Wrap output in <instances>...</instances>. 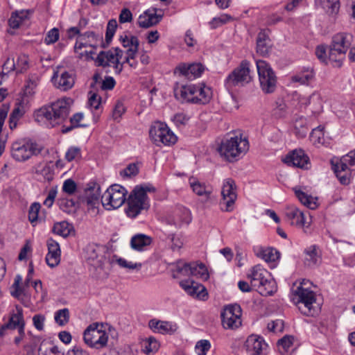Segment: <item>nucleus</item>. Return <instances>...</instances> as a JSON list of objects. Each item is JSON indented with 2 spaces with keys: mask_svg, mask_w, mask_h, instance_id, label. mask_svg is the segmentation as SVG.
<instances>
[{
  "mask_svg": "<svg viewBox=\"0 0 355 355\" xmlns=\"http://www.w3.org/2000/svg\"><path fill=\"white\" fill-rule=\"evenodd\" d=\"M71 103L72 100L70 98H66L43 106L35 112V120L51 127L60 125L67 119L71 111Z\"/></svg>",
  "mask_w": 355,
  "mask_h": 355,
  "instance_id": "obj_1",
  "label": "nucleus"
},
{
  "mask_svg": "<svg viewBox=\"0 0 355 355\" xmlns=\"http://www.w3.org/2000/svg\"><path fill=\"white\" fill-rule=\"evenodd\" d=\"M248 149V139L239 135L223 140L218 150L226 160L233 162L244 155Z\"/></svg>",
  "mask_w": 355,
  "mask_h": 355,
  "instance_id": "obj_2",
  "label": "nucleus"
},
{
  "mask_svg": "<svg viewBox=\"0 0 355 355\" xmlns=\"http://www.w3.org/2000/svg\"><path fill=\"white\" fill-rule=\"evenodd\" d=\"M248 278L250 279L251 286L257 288L261 295H272L276 291L274 279L270 272L261 265H257L252 268Z\"/></svg>",
  "mask_w": 355,
  "mask_h": 355,
  "instance_id": "obj_3",
  "label": "nucleus"
},
{
  "mask_svg": "<svg viewBox=\"0 0 355 355\" xmlns=\"http://www.w3.org/2000/svg\"><path fill=\"white\" fill-rule=\"evenodd\" d=\"M102 323L94 322L89 324L83 333L85 343L92 348L102 349L107 344V334L102 329Z\"/></svg>",
  "mask_w": 355,
  "mask_h": 355,
  "instance_id": "obj_4",
  "label": "nucleus"
},
{
  "mask_svg": "<svg viewBox=\"0 0 355 355\" xmlns=\"http://www.w3.org/2000/svg\"><path fill=\"white\" fill-rule=\"evenodd\" d=\"M43 147L36 143L26 140H19L12 143L11 156L17 162H25L32 156L42 153Z\"/></svg>",
  "mask_w": 355,
  "mask_h": 355,
  "instance_id": "obj_5",
  "label": "nucleus"
},
{
  "mask_svg": "<svg viewBox=\"0 0 355 355\" xmlns=\"http://www.w3.org/2000/svg\"><path fill=\"white\" fill-rule=\"evenodd\" d=\"M256 65L262 91L266 94L274 92L277 83L275 73L270 64L264 60H257Z\"/></svg>",
  "mask_w": 355,
  "mask_h": 355,
  "instance_id": "obj_6",
  "label": "nucleus"
},
{
  "mask_svg": "<svg viewBox=\"0 0 355 355\" xmlns=\"http://www.w3.org/2000/svg\"><path fill=\"white\" fill-rule=\"evenodd\" d=\"M252 80L250 62L243 60L226 78L225 85L228 90L236 86H243Z\"/></svg>",
  "mask_w": 355,
  "mask_h": 355,
  "instance_id": "obj_7",
  "label": "nucleus"
},
{
  "mask_svg": "<svg viewBox=\"0 0 355 355\" xmlns=\"http://www.w3.org/2000/svg\"><path fill=\"white\" fill-rule=\"evenodd\" d=\"M126 193L123 187L113 184L101 196L102 205L107 210L117 209L125 202Z\"/></svg>",
  "mask_w": 355,
  "mask_h": 355,
  "instance_id": "obj_8",
  "label": "nucleus"
},
{
  "mask_svg": "<svg viewBox=\"0 0 355 355\" xmlns=\"http://www.w3.org/2000/svg\"><path fill=\"white\" fill-rule=\"evenodd\" d=\"M149 136L157 146L163 144L171 146L177 141V137L168 128L166 123L157 121L153 123L149 130Z\"/></svg>",
  "mask_w": 355,
  "mask_h": 355,
  "instance_id": "obj_9",
  "label": "nucleus"
},
{
  "mask_svg": "<svg viewBox=\"0 0 355 355\" xmlns=\"http://www.w3.org/2000/svg\"><path fill=\"white\" fill-rule=\"evenodd\" d=\"M128 207L125 213L128 217H137L142 210H147L149 207V201L147 194L142 189H134L127 200Z\"/></svg>",
  "mask_w": 355,
  "mask_h": 355,
  "instance_id": "obj_10",
  "label": "nucleus"
},
{
  "mask_svg": "<svg viewBox=\"0 0 355 355\" xmlns=\"http://www.w3.org/2000/svg\"><path fill=\"white\" fill-rule=\"evenodd\" d=\"M354 37L351 33H339L332 38L329 49V58L336 60V55H345L347 50L352 46Z\"/></svg>",
  "mask_w": 355,
  "mask_h": 355,
  "instance_id": "obj_11",
  "label": "nucleus"
},
{
  "mask_svg": "<svg viewBox=\"0 0 355 355\" xmlns=\"http://www.w3.org/2000/svg\"><path fill=\"white\" fill-rule=\"evenodd\" d=\"M241 308L239 304L226 306L221 312L222 324L225 329H235L241 325Z\"/></svg>",
  "mask_w": 355,
  "mask_h": 355,
  "instance_id": "obj_12",
  "label": "nucleus"
},
{
  "mask_svg": "<svg viewBox=\"0 0 355 355\" xmlns=\"http://www.w3.org/2000/svg\"><path fill=\"white\" fill-rule=\"evenodd\" d=\"M235 190L234 181L227 179L223 183L221 191L222 199L220 202L221 210L230 212L234 209V205L237 198Z\"/></svg>",
  "mask_w": 355,
  "mask_h": 355,
  "instance_id": "obj_13",
  "label": "nucleus"
},
{
  "mask_svg": "<svg viewBox=\"0 0 355 355\" xmlns=\"http://www.w3.org/2000/svg\"><path fill=\"white\" fill-rule=\"evenodd\" d=\"M25 322L24 320L23 310L19 306L11 313L8 322L0 327V336L6 334V331L17 329L19 334H24Z\"/></svg>",
  "mask_w": 355,
  "mask_h": 355,
  "instance_id": "obj_14",
  "label": "nucleus"
},
{
  "mask_svg": "<svg viewBox=\"0 0 355 355\" xmlns=\"http://www.w3.org/2000/svg\"><path fill=\"white\" fill-rule=\"evenodd\" d=\"M288 166L307 169L310 167L308 155L302 149H295L290 152L283 159Z\"/></svg>",
  "mask_w": 355,
  "mask_h": 355,
  "instance_id": "obj_15",
  "label": "nucleus"
},
{
  "mask_svg": "<svg viewBox=\"0 0 355 355\" xmlns=\"http://www.w3.org/2000/svg\"><path fill=\"white\" fill-rule=\"evenodd\" d=\"M85 257L91 266L96 268H102L104 261L103 248L96 244H89L85 250Z\"/></svg>",
  "mask_w": 355,
  "mask_h": 355,
  "instance_id": "obj_16",
  "label": "nucleus"
},
{
  "mask_svg": "<svg viewBox=\"0 0 355 355\" xmlns=\"http://www.w3.org/2000/svg\"><path fill=\"white\" fill-rule=\"evenodd\" d=\"M180 287L192 297L206 300L208 297V293L205 287L191 279H187L180 282Z\"/></svg>",
  "mask_w": 355,
  "mask_h": 355,
  "instance_id": "obj_17",
  "label": "nucleus"
},
{
  "mask_svg": "<svg viewBox=\"0 0 355 355\" xmlns=\"http://www.w3.org/2000/svg\"><path fill=\"white\" fill-rule=\"evenodd\" d=\"M205 66L200 62L186 64L181 63L175 69V73H179L188 80H193L200 77L205 71Z\"/></svg>",
  "mask_w": 355,
  "mask_h": 355,
  "instance_id": "obj_18",
  "label": "nucleus"
},
{
  "mask_svg": "<svg viewBox=\"0 0 355 355\" xmlns=\"http://www.w3.org/2000/svg\"><path fill=\"white\" fill-rule=\"evenodd\" d=\"M192 220L190 210L184 207H178L171 216L167 218V223L180 228L184 225H189Z\"/></svg>",
  "mask_w": 355,
  "mask_h": 355,
  "instance_id": "obj_19",
  "label": "nucleus"
},
{
  "mask_svg": "<svg viewBox=\"0 0 355 355\" xmlns=\"http://www.w3.org/2000/svg\"><path fill=\"white\" fill-rule=\"evenodd\" d=\"M102 40L101 35L96 34L94 31H87L78 37L74 46V51L78 53V50L87 46L96 49L98 46V42Z\"/></svg>",
  "mask_w": 355,
  "mask_h": 355,
  "instance_id": "obj_20",
  "label": "nucleus"
},
{
  "mask_svg": "<svg viewBox=\"0 0 355 355\" xmlns=\"http://www.w3.org/2000/svg\"><path fill=\"white\" fill-rule=\"evenodd\" d=\"M48 253L46 256V262L51 268L57 266L60 261L61 250L59 243L53 239H49L46 241Z\"/></svg>",
  "mask_w": 355,
  "mask_h": 355,
  "instance_id": "obj_21",
  "label": "nucleus"
},
{
  "mask_svg": "<svg viewBox=\"0 0 355 355\" xmlns=\"http://www.w3.org/2000/svg\"><path fill=\"white\" fill-rule=\"evenodd\" d=\"M291 224L300 227H308L310 222L307 221L305 214L295 206H288L285 212Z\"/></svg>",
  "mask_w": 355,
  "mask_h": 355,
  "instance_id": "obj_22",
  "label": "nucleus"
},
{
  "mask_svg": "<svg viewBox=\"0 0 355 355\" xmlns=\"http://www.w3.org/2000/svg\"><path fill=\"white\" fill-rule=\"evenodd\" d=\"M196 85L178 86L174 88L175 98L182 102L196 103Z\"/></svg>",
  "mask_w": 355,
  "mask_h": 355,
  "instance_id": "obj_23",
  "label": "nucleus"
},
{
  "mask_svg": "<svg viewBox=\"0 0 355 355\" xmlns=\"http://www.w3.org/2000/svg\"><path fill=\"white\" fill-rule=\"evenodd\" d=\"M266 347L263 338L256 335L248 336L245 343V349L250 355H261Z\"/></svg>",
  "mask_w": 355,
  "mask_h": 355,
  "instance_id": "obj_24",
  "label": "nucleus"
},
{
  "mask_svg": "<svg viewBox=\"0 0 355 355\" xmlns=\"http://www.w3.org/2000/svg\"><path fill=\"white\" fill-rule=\"evenodd\" d=\"M162 17V15L157 14V9H148L139 15L137 24L139 27L148 28L157 24Z\"/></svg>",
  "mask_w": 355,
  "mask_h": 355,
  "instance_id": "obj_25",
  "label": "nucleus"
},
{
  "mask_svg": "<svg viewBox=\"0 0 355 355\" xmlns=\"http://www.w3.org/2000/svg\"><path fill=\"white\" fill-rule=\"evenodd\" d=\"M52 82L57 88L67 91L73 86L74 78L68 71H64L60 76L58 71H56L52 77Z\"/></svg>",
  "mask_w": 355,
  "mask_h": 355,
  "instance_id": "obj_26",
  "label": "nucleus"
},
{
  "mask_svg": "<svg viewBox=\"0 0 355 355\" xmlns=\"http://www.w3.org/2000/svg\"><path fill=\"white\" fill-rule=\"evenodd\" d=\"M294 294L298 297V302L304 304V306L310 311L312 304L315 302V293L300 285L294 291Z\"/></svg>",
  "mask_w": 355,
  "mask_h": 355,
  "instance_id": "obj_27",
  "label": "nucleus"
},
{
  "mask_svg": "<svg viewBox=\"0 0 355 355\" xmlns=\"http://www.w3.org/2000/svg\"><path fill=\"white\" fill-rule=\"evenodd\" d=\"M189 184L196 195L205 197L206 202L211 198V188L205 183L200 182L196 178H189Z\"/></svg>",
  "mask_w": 355,
  "mask_h": 355,
  "instance_id": "obj_28",
  "label": "nucleus"
},
{
  "mask_svg": "<svg viewBox=\"0 0 355 355\" xmlns=\"http://www.w3.org/2000/svg\"><path fill=\"white\" fill-rule=\"evenodd\" d=\"M270 31L261 29L257 38V52L262 56L268 54L270 49V40L269 38Z\"/></svg>",
  "mask_w": 355,
  "mask_h": 355,
  "instance_id": "obj_29",
  "label": "nucleus"
},
{
  "mask_svg": "<svg viewBox=\"0 0 355 355\" xmlns=\"http://www.w3.org/2000/svg\"><path fill=\"white\" fill-rule=\"evenodd\" d=\"M349 164L343 162L342 157L340 161L333 165V170L342 184L346 185L349 183L350 169Z\"/></svg>",
  "mask_w": 355,
  "mask_h": 355,
  "instance_id": "obj_30",
  "label": "nucleus"
},
{
  "mask_svg": "<svg viewBox=\"0 0 355 355\" xmlns=\"http://www.w3.org/2000/svg\"><path fill=\"white\" fill-rule=\"evenodd\" d=\"M95 64L98 67H107L113 64H116L117 58H115L113 48L108 51H101L94 60Z\"/></svg>",
  "mask_w": 355,
  "mask_h": 355,
  "instance_id": "obj_31",
  "label": "nucleus"
},
{
  "mask_svg": "<svg viewBox=\"0 0 355 355\" xmlns=\"http://www.w3.org/2000/svg\"><path fill=\"white\" fill-rule=\"evenodd\" d=\"M153 242V239L144 234L134 235L130 240L131 248L137 251H143L146 247L149 246Z\"/></svg>",
  "mask_w": 355,
  "mask_h": 355,
  "instance_id": "obj_32",
  "label": "nucleus"
},
{
  "mask_svg": "<svg viewBox=\"0 0 355 355\" xmlns=\"http://www.w3.org/2000/svg\"><path fill=\"white\" fill-rule=\"evenodd\" d=\"M305 257L304 263L309 267L316 266L320 262L321 257L318 248L315 245H311L304 250Z\"/></svg>",
  "mask_w": 355,
  "mask_h": 355,
  "instance_id": "obj_33",
  "label": "nucleus"
},
{
  "mask_svg": "<svg viewBox=\"0 0 355 355\" xmlns=\"http://www.w3.org/2000/svg\"><path fill=\"white\" fill-rule=\"evenodd\" d=\"M315 78V73L312 69L307 68L302 70L291 77L293 83H297L301 85H309Z\"/></svg>",
  "mask_w": 355,
  "mask_h": 355,
  "instance_id": "obj_34",
  "label": "nucleus"
},
{
  "mask_svg": "<svg viewBox=\"0 0 355 355\" xmlns=\"http://www.w3.org/2000/svg\"><path fill=\"white\" fill-rule=\"evenodd\" d=\"M196 103H208L212 97L211 88L206 86L204 83L196 85Z\"/></svg>",
  "mask_w": 355,
  "mask_h": 355,
  "instance_id": "obj_35",
  "label": "nucleus"
},
{
  "mask_svg": "<svg viewBox=\"0 0 355 355\" xmlns=\"http://www.w3.org/2000/svg\"><path fill=\"white\" fill-rule=\"evenodd\" d=\"M254 251L258 257L266 262H273L279 258V252L272 248L257 247Z\"/></svg>",
  "mask_w": 355,
  "mask_h": 355,
  "instance_id": "obj_36",
  "label": "nucleus"
},
{
  "mask_svg": "<svg viewBox=\"0 0 355 355\" xmlns=\"http://www.w3.org/2000/svg\"><path fill=\"white\" fill-rule=\"evenodd\" d=\"M148 327L153 331L163 334H168L173 331L171 322L157 319L150 320L148 322Z\"/></svg>",
  "mask_w": 355,
  "mask_h": 355,
  "instance_id": "obj_37",
  "label": "nucleus"
},
{
  "mask_svg": "<svg viewBox=\"0 0 355 355\" xmlns=\"http://www.w3.org/2000/svg\"><path fill=\"white\" fill-rule=\"evenodd\" d=\"M30 11L28 10H21L13 12L8 20L10 28L16 29L28 18Z\"/></svg>",
  "mask_w": 355,
  "mask_h": 355,
  "instance_id": "obj_38",
  "label": "nucleus"
},
{
  "mask_svg": "<svg viewBox=\"0 0 355 355\" xmlns=\"http://www.w3.org/2000/svg\"><path fill=\"white\" fill-rule=\"evenodd\" d=\"M37 355H63V353L52 342L44 340L39 346Z\"/></svg>",
  "mask_w": 355,
  "mask_h": 355,
  "instance_id": "obj_39",
  "label": "nucleus"
},
{
  "mask_svg": "<svg viewBox=\"0 0 355 355\" xmlns=\"http://www.w3.org/2000/svg\"><path fill=\"white\" fill-rule=\"evenodd\" d=\"M309 128L308 125L307 120L303 116H300L295 119L294 122V134L299 138H304Z\"/></svg>",
  "mask_w": 355,
  "mask_h": 355,
  "instance_id": "obj_40",
  "label": "nucleus"
},
{
  "mask_svg": "<svg viewBox=\"0 0 355 355\" xmlns=\"http://www.w3.org/2000/svg\"><path fill=\"white\" fill-rule=\"evenodd\" d=\"M35 173L41 175L44 180L50 182L53 178V169L49 164L40 163L35 166Z\"/></svg>",
  "mask_w": 355,
  "mask_h": 355,
  "instance_id": "obj_41",
  "label": "nucleus"
},
{
  "mask_svg": "<svg viewBox=\"0 0 355 355\" xmlns=\"http://www.w3.org/2000/svg\"><path fill=\"white\" fill-rule=\"evenodd\" d=\"M295 193L298 200L306 207L311 209L317 208L318 205L316 198L314 199L312 196L307 195L300 189H294Z\"/></svg>",
  "mask_w": 355,
  "mask_h": 355,
  "instance_id": "obj_42",
  "label": "nucleus"
},
{
  "mask_svg": "<svg viewBox=\"0 0 355 355\" xmlns=\"http://www.w3.org/2000/svg\"><path fill=\"white\" fill-rule=\"evenodd\" d=\"M72 230L73 227L71 224L67 221H62L54 224L52 232L57 235L66 238L70 234Z\"/></svg>",
  "mask_w": 355,
  "mask_h": 355,
  "instance_id": "obj_43",
  "label": "nucleus"
},
{
  "mask_svg": "<svg viewBox=\"0 0 355 355\" xmlns=\"http://www.w3.org/2000/svg\"><path fill=\"white\" fill-rule=\"evenodd\" d=\"M191 275L200 277L204 280H207L209 278L207 267L202 263H191Z\"/></svg>",
  "mask_w": 355,
  "mask_h": 355,
  "instance_id": "obj_44",
  "label": "nucleus"
},
{
  "mask_svg": "<svg viewBox=\"0 0 355 355\" xmlns=\"http://www.w3.org/2000/svg\"><path fill=\"white\" fill-rule=\"evenodd\" d=\"M117 28V23L115 19H111L108 21L106 28L105 33V41H101L102 44L101 46L103 48H106L108 46L112 40V37L115 33L116 29Z\"/></svg>",
  "mask_w": 355,
  "mask_h": 355,
  "instance_id": "obj_45",
  "label": "nucleus"
},
{
  "mask_svg": "<svg viewBox=\"0 0 355 355\" xmlns=\"http://www.w3.org/2000/svg\"><path fill=\"white\" fill-rule=\"evenodd\" d=\"M24 107L20 105L13 109L9 117V127L11 130L17 127V121L24 116Z\"/></svg>",
  "mask_w": 355,
  "mask_h": 355,
  "instance_id": "obj_46",
  "label": "nucleus"
},
{
  "mask_svg": "<svg viewBox=\"0 0 355 355\" xmlns=\"http://www.w3.org/2000/svg\"><path fill=\"white\" fill-rule=\"evenodd\" d=\"M83 119V113H80V112L76 113L75 114L73 115L72 117L70 118L71 125L68 126V127L63 126L62 132L63 133H67L75 128L85 126L84 125H82L80 123V122L82 121Z\"/></svg>",
  "mask_w": 355,
  "mask_h": 355,
  "instance_id": "obj_47",
  "label": "nucleus"
},
{
  "mask_svg": "<svg viewBox=\"0 0 355 355\" xmlns=\"http://www.w3.org/2000/svg\"><path fill=\"white\" fill-rule=\"evenodd\" d=\"M55 321L60 326H64L69 322V311L67 308L58 310L55 313Z\"/></svg>",
  "mask_w": 355,
  "mask_h": 355,
  "instance_id": "obj_48",
  "label": "nucleus"
},
{
  "mask_svg": "<svg viewBox=\"0 0 355 355\" xmlns=\"http://www.w3.org/2000/svg\"><path fill=\"white\" fill-rule=\"evenodd\" d=\"M40 208L41 205L39 202H33L29 207L28 220L33 226L37 224Z\"/></svg>",
  "mask_w": 355,
  "mask_h": 355,
  "instance_id": "obj_49",
  "label": "nucleus"
},
{
  "mask_svg": "<svg viewBox=\"0 0 355 355\" xmlns=\"http://www.w3.org/2000/svg\"><path fill=\"white\" fill-rule=\"evenodd\" d=\"M233 17L227 14L221 15L220 17H214L209 22L210 27L212 29L216 28L217 27L232 21Z\"/></svg>",
  "mask_w": 355,
  "mask_h": 355,
  "instance_id": "obj_50",
  "label": "nucleus"
},
{
  "mask_svg": "<svg viewBox=\"0 0 355 355\" xmlns=\"http://www.w3.org/2000/svg\"><path fill=\"white\" fill-rule=\"evenodd\" d=\"M321 2L323 8L327 10L329 13L338 12L340 8L339 0H321Z\"/></svg>",
  "mask_w": 355,
  "mask_h": 355,
  "instance_id": "obj_51",
  "label": "nucleus"
},
{
  "mask_svg": "<svg viewBox=\"0 0 355 355\" xmlns=\"http://www.w3.org/2000/svg\"><path fill=\"white\" fill-rule=\"evenodd\" d=\"M60 37L59 30L57 28L51 29L46 35L44 43L47 45L55 43Z\"/></svg>",
  "mask_w": 355,
  "mask_h": 355,
  "instance_id": "obj_52",
  "label": "nucleus"
},
{
  "mask_svg": "<svg viewBox=\"0 0 355 355\" xmlns=\"http://www.w3.org/2000/svg\"><path fill=\"white\" fill-rule=\"evenodd\" d=\"M139 173V166L137 164L132 163L128 164L123 171L121 172V175L127 177L131 178L136 176Z\"/></svg>",
  "mask_w": 355,
  "mask_h": 355,
  "instance_id": "obj_53",
  "label": "nucleus"
},
{
  "mask_svg": "<svg viewBox=\"0 0 355 355\" xmlns=\"http://www.w3.org/2000/svg\"><path fill=\"white\" fill-rule=\"evenodd\" d=\"M132 41L133 42H132L135 44V48L134 49H128L126 51V56H125L124 60L121 62H123V64L125 63H127L128 64L130 60H134V58H135V55L138 51L139 42L134 38H133Z\"/></svg>",
  "mask_w": 355,
  "mask_h": 355,
  "instance_id": "obj_54",
  "label": "nucleus"
},
{
  "mask_svg": "<svg viewBox=\"0 0 355 355\" xmlns=\"http://www.w3.org/2000/svg\"><path fill=\"white\" fill-rule=\"evenodd\" d=\"M211 348V344L207 340H200L196 345V350L198 355H206Z\"/></svg>",
  "mask_w": 355,
  "mask_h": 355,
  "instance_id": "obj_55",
  "label": "nucleus"
},
{
  "mask_svg": "<svg viewBox=\"0 0 355 355\" xmlns=\"http://www.w3.org/2000/svg\"><path fill=\"white\" fill-rule=\"evenodd\" d=\"M21 280V277L19 275H17L15 277L14 284H12L14 291H11V295L16 298H19L24 292L23 288L20 286Z\"/></svg>",
  "mask_w": 355,
  "mask_h": 355,
  "instance_id": "obj_56",
  "label": "nucleus"
},
{
  "mask_svg": "<svg viewBox=\"0 0 355 355\" xmlns=\"http://www.w3.org/2000/svg\"><path fill=\"white\" fill-rule=\"evenodd\" d=\"M115 58H117L116 64L114 66L115 73L120 74L123 69V62H121L123 56V51L119 47L113 48Z\"/></svg>",
  "mask_w": 355,
  "mask_h": 355,
  "instance_id": "obj_57",
  "label": "nucleus"
},
{
  "mask_svg": "<svg viewBox=\"0 0 355 355\" xmlns=\"http://www.w3.org/2000/svg\"><path fill=\"white\" fill-rule=\"evenodd\" d=\"M294 338L291 336H285L278 340V347H282L284 352H287L290 347L293 345Z\"/></svg>",
  "mask_w": 355,
  "mask_h": 355,
  "instance_id": "obj_58",
  "label": "nucleus"
},
{
  "mask_svg": "<svg viewBox=\"0 0 355 355\" xmlns=\"http://www.w3.org/2000/svg\"><path fill=\"white\" fill-rule=\"evenodd\" d=\"M168 239L171 241V248L173 251L179 250L182 248L183 242L179 235L171 234Z\"/></svg>",
  "mask_w": 355,
  "mask_h": 355,
  "instance_id": "obj_59",
  "label": "nucleus"
},
{
  "mask_svg": "<svg viewBox=\"0 0 355 355\" xmlns=\"http://www.w3.org/2000/svg\"><path fill=\"white\" fill-rule=\"evenodd\" d=\"M284 327V323L282 320L277 319L272 320L268 324V329L272 332H282Z\"/></svg>",
  "mask_w": 355,
  "mask_h": 355,
  "instance_id": "obj_60",
  "label": "nucleus"
},
{
  "mask_svg": "<svg viewBox=\"0 0 355 355\" xmlns=\"http://www.w3.org/2000/svg\"><path fill=\"white\" fill-rule=\"evenodd\" d=\"M100 196V187L98 186L94 193H92V191H89L87 193L86 199L87 204L88 205L94 206L96 204L98 203Z\"/></svg>",
  "mask_w": 355,
  "mask_h": 355,
  "instance_id": "obj_61",
  "label": "nucleus"
},
{
  "mask_svg": "<svg viewBox=\"0 0 355 355\" xmlns=\"http://www.w3.org/2000/svg\"><path fill=\"white\" fill-rule=\"evenodd\" d=\"M190 117L183 112L177 113L172 119L173 121L177 126L186 125Z\"/></svg>",
  "mask_w": 355,
  "mask_h": 355,
  "instance_id": "obj_62",
  "label": "nucleus"
},
{
  "mask_svg": "<svg viewBox=\"0 0 355 355\" xmlns=\"http://www.w3.org/2000/svg\"><path fill=\"white\" fill-rule=\"evenodd\" d=\"M79 157H80V148L76 146L70 147L65 154V159L68 162H71Z\"/></svg>",
  "mask_w": 355,
  "mask_h": 355,
  "instance_id": "obj_63",
  "label": "nucleus"
},
{
  "mask_svg": "<svg viewBox=\"0 0 355 355\" xmlns=\"http://www.w3.org/2000/svg\"><path fill=\"white\" fill-rule=\"evenodd\" d=\"M159 348V343L155 338L150 337L146 340L145 347L146 354L156 352Z\"/></svg>",
  "mask_w": 355,
  "mask_h": 355,
  "instance_id": "obj_64",
  "label": "nucleus"
}]
</instances>
